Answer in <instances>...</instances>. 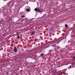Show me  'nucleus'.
Here are the masks:
<instances>
[{"instance_id":"f257e3e1","label":"nucleus","mask_w":75,"mask_h":75,"mask_svg":"<svg viewBox=\"0 0 75 75\" xmlns=\"http://www.w3.org/2000/svg\"><path fill=\"white\" fill-rule=\"evenodd\" d=\"M34 10L35 11H38V13L42 12V11H41V10H40L39 8H35Z\"/></svg>"},{"instance_id":"f03ea898","label":"nucleus","mask_w":75,"mask_h":75,"mask_svg":"<svg viewBox=\"0 0 75 75\" xmlns=\"http://www.w3.org/2000/svg\"><path fill=\"white\" fill-rule=\"evenodd\" d=\"M14 51L15 52H17V47H14Z\"/></svg>"},{"instance_id":"7ed1b4c3","label":"nucleus","mask_w":75,"mask_h":75,"mask_svg":"<svg viewBox=\"0 0 75 75\" xmlns=\"http://www.w3.org/2000/svg\"><path fill=\"white\" fill-rule=\"evenodd\" d=\"M34 33H35V31H33V32L31 33V35H33Z\"/></svg>"},{"instance_id":"20e7f679","label":"nucleus","mask_w":75,"mask_h":75,"mask_svg":"<svg viewBox=\"0 0 75 75\" xmlns=\"http://www.w3.org/2000/svg\"><path fill=\"white\" fill-rule=\"evenodd\" d=\"M26 11H30V9L29 8H27L26 9Z\"/></svg>"},{"instance_id":"39448f33","label":"nucleus","mask_w":75,"mask_h":75,"mask_svg":"<svg viewBox=\"0 0 75 75\" xmlns=\"http://www.w3.org/2000/svg\"><path fill=\"white\" fill-rule=\"evenodd\" d=\"M30 58H34V56H33V55H32L30 57Z\"/></svg>"},{"instance_id":"423d86ee","label":"nucleus","mask_w":75,"mask_h":75,"mask_svg":"<svg viewBox=\"0 0 75 75\" xmlns=\"http://www.w3.org/2000/svg\"><path fill=\"white\" fill-rule=\"evenodd\" d=\"M25 16L24 15H23L21 16L22 18H23V17H25Z\"/></svg>"},{"instance_id":"0eeeda50","label":"nucleus","mask_w":75,"mask_h":75,"mask_svg":"<svg viewBox=\"0 0 75 75\" xmlns=\"http://www.w3.org/2000/svg\"><path fill=\"white\" fill-rule=\"evenodd\" d=\"M43 55H44V53H42L41 54V56H43Z\"/></svg>"},{"instance_id":"6e6552de","label":"nucleus","mask_w":75,"mask_h":75,"mask_svg":"<svg viewBox=\"0 0 75 75\" xmlns=\"http://www.w3.org/2000/svg\"><path fill=\"white\" fill-rule=\"evenodd\" d=\"M65 27H68V25H67V24H66V25H65Z\"/></svg>"},{"instance_id":"1a4fd4ad","label":"nucleus","mask_w":75,"mask_h":75,"mask_svg":"<svg viewBox=\"0 0 75 75\" xmlns=\"http://www.w3.org/2000/svg\"><path fill=\"white\" fill-rule=\"evenodd\" d=\"M73 59H75V57H73Z\"/></svg>"},{"instance_id":"9d476101","label":"nucleus","mask_w":75,"mask_h":75,"mask_svg":"<svg viewBox=\"0 0 75 75\" xmlns=\"http://www.w3.org/2000/svg\"><path fill=\"white\" fill-rule=\"evenodd\" d=\"M17 38H18V39L20 38V36H18L17 37Z\"/></svg>"},{"instance_id":"9b49d317","label":"nucleus","mask_w":75,"mask_h":75,"mask_svg":"<svg viewBox=\"0 0 75 75\" xmlns=\"http://www.w3.org/2000/svg\"><path fill=\"white\" fill-rule=\"evenodd\" d=\"M71 66H69V67L70 68H71Z\"/></svg>"},{"instance_id":"f8f14e48","label":"nucleus","mask_w":75,"mask_h":75,"mask_svg":"<svg viewBox=\"0 0 75 75\" xmlns=\"http://www.w3.org/2000/svg\"><path fill=\"white\" fill-rule=\"evenodd\" d=\"M17 34H18V32H16Z\"/></svg>"},{"instance_id":"ddd939ff","label":"nucleus","mask_w":75,"mask_h":75,"mask_svg":"<svg viewBox=\"0 0 75 75\" xmlns=\"http://www.w3.org/2000/svg\"><path fill=\"white\" fill-rule=\"evenodd\" d=\"M6 74H8V73H6Z\"/></svg>"},{"instance_id":"4468645a","label":"nucleus","mask_w":75,"mask_h":75,"mask_svg":"<svg viewBox=\"0 0 75 75\" xmlns=\"http://www.w3.org/2000/svg\"><path fill=\"white\" fill-rule=\"evenodd\" d=\"M37 3L38 4V2H37Z\"/></svg>"},{"instance_id":"2eb2a0df","label":"nucleus","mask_w":75,"mask_h":75,"mask_svg":"<svg viewBox=\"0 0 75 75\" xmlns=\"http://www.w3.org/2000/svg\"><path fill=\"white\" fill-rule=\"evenodd\" d=\"M67 75H68V74H67Z\"/></svg>"}]
</instances>
